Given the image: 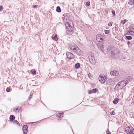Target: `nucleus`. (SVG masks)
<instances>
[{"label":"nucleus","mask_w":134,"mask_h":134,"mask_svg":"<svg viewBox=\"0 0 134 134\" xmlns=\"http://www.w3.org/2000/svg\"><path fill=\"white\" fill-rule=\"evenodd\" d=\"M75 52L76 53V54L78 55H80L81 54V51L79 49V47L76 49V50L75 51Z\"/></svg>","instance_id":"f3484780"},{"label":"nucleus","mask_w":134,"mask_h":134,"mask_svg":"<svg viewBox=\"0 0 134 134\" xmlns=\"http://www.w3.org/2000/svg\"><path fill=\"white\" fill-rule=\"evenodd\" d=\"M32 93L31 92L30 93V95L29 96V97H28V98H29V100H30L32 98Z\"/></svg>","instance_id":"c756f323"},{"label":"nucleus","mask_w":134,"mask_h":134,"mask_svg":"<svg viewBox=\"0 0 134 134\" xmlns=\"http://www.w3.org/2000/svg\"><path fill=\"white\" fill-rule=\"evenodd\" d=\"M63 114L64 113H58L57 114V116L59 118L61 119L63 117Z\"/></svg>","instance_id":"6ab92c4d"},{"label":"nucleus","mask_w":134,"mask_h":134,"mask_svg":"<svg viewBox=\"0 0 134 134\" xmlns=\"http://www.w3.org/2000/svg\"><path fill=\"white\" fill-rule=\"evenodd\" d=\"M97 46L99 49L102 52L103 51V45L100 44V43H97Z\"/></svg>","instance_id":"4468645a"},{"label":"nucleus","mask_w":134,"mask_h":134,"mask_svg":"<svg viewBox=\"0 0 134 134\" xmlns=\"http://www.w3.org/2000/svg\"><path fill=\"white\" fill-rule=\"evenodd\" d=\"M107 79V77L104 76L100 75L99 77V81L102 83L105 82Z\"/></svg>","instance_id":"1a4fd4ad"},{"label":"nucleus","mask_w":134,"mask_h":134,"mask_svg":"<svg viewBox=\"0 0 134 134\" xmlns=\"http://www.w3.org/2000/svg\"><path fill=\"white\" fill-rule=\"evenodd\" d=\"M3 10V7L2 6H0V11L2 10Z\"/></svg>","instance_id":"58836bf2"},{"label":"nucleus","mask_w":134,"mask_h":134,"mask_svg":"<svg viewBox=\"0 0 134 134\" xmlns=\"http://www.w3.org/2000/svg\"><path fill=\"white\" fill-rule=\"evenodd\" d=\"M113 22H110L108 23V25L109 26H111L112 25Z\"/></svg>","instance_id":"473e14b6"},{"label":"nucleus","mask_w":134,"mask_h":134,"mask_svg":"<svg viewBox=\"0 0 134 134\" xmlns=\"http://www.w3.org/2000/svg\"><path fill=\"white\" fill-rule=\"evenodd\" d=\"M114 48H113L112 47H110L109 46H108L107 48V53H108L109 54V53H110L111 52L113 51V50H114L115 49H114Z\"/></svg>","instance_id":"ddd939ff"},{"label":"nucleus","mask_w":134,"mask_h":134,"mask_svg":"<svg viewBox=\"0 0 134 134\" xmlns=\"http://www.w3.org/2000/svg\"><path fill=\"white\" fill-rule=\"evenodd\" d=\"M109 54L111 57L113 58H115L116 57H118L119 54V53L116 49L113 50V52L110 53H109Z\"/></svg>","instance_id":"423d86ee"},{"label":"nucleus","mask_w":134,"mask_h":134,"mask_svg":"<svg viewBox=\"0 0 134 134\" xmlns=\"http://www.w3.org/2000/svg\"><path fill=\"white\" fill-rule=\"evenodd\" d=\"M64 21L65 24V26L69 31L71 32L73 29V25L71 19L68 16L64 17Z\"/></svg>","instance_id":"f257e3e1"},{"label":"nucleus","mask_w":134,"mask_h":134,"mask_svg":"<svg viewBox=\"0 0 134 134\" xmlns=\"http://www.w3.org/2000/svg\"><path fill=\"white\" fill-rule=\"evenodd\" d=\"M66 55L67 57L70 59L73 58L74 57V55L70 52H67Z\"/></svg>","instance_id":"9b49d317"},{"label":"nucleus","mask_w":134,"mask_h":134,"mask_svg":"<svg viewBox=\"0 0 134 134\" xmlns=\"http://www.w3.org/2000/svg\"><path fill=\"white\" fill-rule=\"evenodd\" d=\"M19 109L18 107H17V108H14V111H16V110H18Z\"/></svg>","instance_id":"e433bc0d"},{"label":"nucleus","mask_w":134,"mask_h":134,"mask_svg":"<svg viewBox=\"0 0 134 134\" xmlns=\"http://www.w3.org/2000/svg\"><path fill=\"white\" fill-rule=\"evenodd\" d=\"M75 45H73L72 46H71V47H70V49L72 50H73L74 49V48L75 47Z\"/></svg>","instance_id":"bb28decb"},{"label":"nucleus","mask_w":134,"mask_h":134,"mask_svg":"<svg viewBox=\"0 0 134 134\" xmlns=\"http://www.w3.org/2000/svg\"><path fill=\"white\" fill-rule=\"evenodd\" d=\"M86 4L87 6H89L90 4V3L89 2H87L86 3Z\"/></svg>","instance_id":"7c9ffc66"},{"label":"nucleus","mask_w":134,"mask_h":134,"mask_svg":"<svg viewBox=\"0 0 134 134\" xmlns=\"http://www.w3.org/2000/svg\"><path fill=\"white\" fill-rule=\"evenodd\" d=\"M132 4L134 5V0H133Z\"/></svg>","instance_id":"a19ab883"},{"label":"nucleus","mask_w":134,"mask_h":134,"mask_svg":"<svg viewBox=\"0 0 134 134\" xmlns=\"http://www.w3.org/2000/svg\"><path fill=\"white\" fill-rule=\"evenodd\" d=\"M34 122H32V124L34 123Z\"/></svg>","instance_id":"37998d69"},{"label":"nucleus","mask_w":134,"mask_h":134,"mask_svg":"<svg viewBox=\"0 0 134 134\" xmlns=\"http://www.w3.org/2000/svg\"><path fill=\"white\" fill-rule=\"evenodd\" d=\"M97 90H98L97 88H94L91 90L88 91V93L90 94L95 93Z\"/></svg>","instance_id":"2eb2a0df"},{"label":"nucleus","mask_w":134,"mask_h":134,"mask_svg":"<svg viewBox=\"0 0 134 134\" xmlns=\"http://www.w3.org/2000/svg\"><path fill=\"white\" fill-rule=\"evenodd\" d=\"M115 81L112 79H109L106 82V84L109 85H114L115 83Z\"/></svg>","instance_id":"6e6552de"},{"label":"nucleus","mask_w":134,"mask_h":134,"mask_svg":"<svg viewBox=\"0 0 134 134\" xmlns=\"http://www.w3.org/2000/svg\"><path fill=\"white\" fill-rule=\"evenodd\" d=\"M75 47L74 48V49L73 50V52H75V51L76 50V49L78 47L77 45H75Z\"/></svg>","instance_id":"cd10ccee"},{"label":"nucleus","mask_w":134,"mask_h":134,"mask_svg":"<svg viewBox=\"0 0 134 134\" xmlns=\"http://www.w3.org/2000/svg\"><path fill=\"white\" fill-rule=\"evenodd\" d=\"M127 20L126 19L122 20L121 21V23L122 24H124L127 21Z\"/></svg>","instance_id":"a878e982"},{"label":"nucleus","mask_w":134,"mask_h":134,"mask_svg":"<svg viewBox=\"0 0 134 134\" xmlns=\"http://www.w3.org/2000/svg\"><path fill=\"white\" fill-rule=\"evenodd\" d=\"M132 80V78L131 76H129L126 78L122 81L119 82V83L121 86V88H122L125 87L127 83L130 81Z\"/></svg>","instance_id":"f03ea898"},{"label":"nucleus","mask_w":134,"mask_h":134,"mask_svg":"<svg viewBox=\"0 0 134 134\" xmlns=\"http://www.w3.org/2000/svg\"><path fill=\"white\" fill-rule=\"evenodd\" d=\"M80 64L79 63L76 64L75 66V68L76 69H79L80 67Z\"/></svg>","instance_id":"4be33fe9"},{"label":"nucleus","mask_w":134,"mask_h":134,"mask_svg":"<svg viewBox=\"0 0 134 134\" xmlns=\"http://www.w3.org/2000/svg\"><path fill=\"white\" fill-rule=\"evenodd\" d=\"M127 31L126 35H134V28L130 26L127 29Z\"/></svg>","instance_id":"20e7f679"},{"label":"nucleus","mask_w":134,"mask_h":134,"mask_svg":"<svg viewBox=\"0 0 134 134\" xmlns=\"http://www.w3.org/2000/svg\"><path fill=\"white\" fill-rule=\"evenodd\" d=\"M31 73L33 75H35L36 74V71L34 69L31 70L30 71Z\"/></svg>","instance_id":"5701e85b"},{"label":"nucleus","mask_w":134,"mask_h":134,"mask_svg":"<svg viewBox=\"0 0 134 134\" xmlns=\"http://www.w3.org/2000/svg\"><path fill=\"white\" fill-rule=\"evenodd\" d=\"M56 11L59 13H60L61 12V10L60 7L59 6H57L56 8Z\"/></svg>","instance_id":"393cba45"},{"label":"nucleus","mask_w":134,"mask_h":134,"mask_svg":"<svg viewBox=\"0 0 134 134\" xmlns=\"http://www.w3.org/2000/svg\"><path fill=\"white\" fill-rule=\"evenodd\" d=\"M37 7V5H34L32 7L34 8H35Z\"/></svg>","instance_id":"4c0bfd02"},{"label":"nucleus","mask_w":134,"mask_h":134,"mask_svg":"<svg viewBox=\"0 0 134 134\" xmlns=\"http://www.w3.org/2000/svg\"><path fill=\"white\" fill-rule=\"evenodd\" d=\"M112 13L113 14L114 16H115V12L114 10H113L112 11Z\"/></svg>","instance_id":"c9c22d12"},{"label":"nucleus","mask_w":134,"mask_h":134,"mask_svg":"<svg viewBox=\"0 0 134 134\" xmlns=\"http://www.w3.org/2000/svg\"><path fill=\"white\" fill-rule=\"evenodd\" d=\"M15 117L13 115H10V121H12V122L14 120Z\"/></svg>","instance_id":"aec40b11"},{"label":"nucleus","mask_w":134,"mask_h":134,"mask_svg":"<svg viewBox=\"0 0 134 134\" xmlns=\"http://www.w3.org/2000/svg\"><path fill=\"white\" fill-rule=\"evenodd\" d=\"M104 37L100 34H98L97 35L96 39L98 41H104Z\"/></svg>","instance_id":"0eeeda50"},{"label":"nucleus","mask_w":134,"mask_h":134,"mask_svg":"<svg viewBox=\"0 0 134 134\" xmlns=\"http://www.w3.org/2000/svg\"><path fill=\"white\" fill-rule=\"evenodd\" d=\"M110 74L111 76H118L119 75V72L115 70L111 71Z\"/></svg>","instance_id":"9d476101"},{"label":"nucleus","mask_w":134,"mask_h":134,"mask_svg":"<svg viewBox=\"0 0 134 134\" xmlns=\"http://www.w3.org/2000/svg\"><path fill=\"white\" fill-rule=\"evenodd\" d=\"M125 131L127 134H134V128L131 126L127 127Z\"/></svg>","instance_id":"7ed1b4c3"},{"label":"nucleus","mask_w":134,"mask_h":134,"mask_svg":"<svg viewBox=\"0 0 134 134\" xmlns=\"http://www.w3.org/2000/svg\"><path fill=\"white\" fill-rule=\"evenodd\" d=\"M88 57L90 62L92 64H95L96 61L94 58L93 54L91 53L88 54Z\"/></svg>","instance_id":"39448f33"},{"label":"nucleus","mask_w":134,"mask_h":134,"mask_svg":"<svg viewBox=\"0 0 134 134\" xmlns=\"http://www.w3.org/2000/svg\"><path fill=\"white\" fill-rule=\"evenodd\" d=\"M110 114L111 115H114L115 114V112L114 111L111 112Z\"/></svg>","instance_id":"2f4dec72"},{"label":"nucleus","mask_w":134,"mask_h":134,"mask_svg":"<svg viewBox=\"0 0 134 134\" xmlns=\"http://www.w3.org/2000/svg\"><path fill=\"white\" fill-rule=\"evenodd\" d=\"M107 134H111L110 132H109V133H107Z\"/></svg>","instance_id":"79ce46f5"},{"label":"nucleus","mask_w":134,"mask_h":134,"mask_svg":"<svg viewBox=\"0 0 134 134\" xmlns=\"http://www.w3.org/2000/svg\"><path fill=\"white\" fill-rule=\"evenodd\" d=\"M125 37L126 39L128 40H130L132 39V37L130 36H126Z\"/></svg>","instance_id":"b1692460"},{"label":"nucleus","mask_w":134,"mask_h":134,"mask_svg":"<svg viewBox=\"0 0 134 134\" xmlns=\"http://www.w3.org/2000/svg\"><path fill=\"white\" fill-rule=\"evenodd\" d=\"M13 122L14 123H16L17 124H18L19 126L20 125L19 122L17 120H14Z\"/></svg>","instance_id":"c85d7f7f"},{"label":"nucleus","mask_w":134,"mask_h":134,"mask_svg":"<svg viewBox=\"0 0 134 134\" xmlns=\"http://www.w3.org/2000/svg\"><path fill=\"white\" fill-rule=\"evenodd\" d=\"M120 84H119V83H118V84L114 88V90H115L116 91L118 90L120 88H121V86H120Z\"/></svg>","instance_id":"dca6fc26"},{"label":"nucleus","mask_w":134,"mask_h":134,"mask_svg":"<svg viewBox=\"0 0 134 134\" xmlns=\"http://www.w3.org/2000/svg\"><path fill=\"white\" fill-rule=\"evenodd\" d=\"M10 88L9 87H8L6 89V91L7 92H9L10 91Z\"/></svg>","instance_id":"72a5a7b5"},{"label":"nucleus","mask_w":134,"mask_h":134,"mask_svg":"<svg viewBox=\"0 0 134 134\" xmlns=\"http://www.w3.org/2000/svg\"><path fill=\"white\" fill-rule=\"evenodd\" d=\"M28 126L27 125H25L23 126V130L24 134H27Z\"/></svg>","instance_id":"f8f14e48"},{"label":"nucleus","mask_w":134,"mask_h":134,"mask_svg":"<svg viewBox=\"0 0 134 134\" xmlns=\"http://www.w3.org/2000/svg\"><path fill=\"white\" fill-rule=\"evenodd\" d=\"M109 30H105V33L106 34H107L109 33Z\"/></svg>","instance_id":"f704fd0d"},{"label":"nucleus","mask_w":134,"mask_h":134,"mask_svg":"<svg viewBox=\"0 0 134 134\" xmlns=\"http://www.w3.org/2000/svg\"><path fill=\"white\" fill-rule=\"evenodd\" d=\"M119 99L118 98H116L114 99L113 101V103L115 104H116L118 102L119 100Z\"/></svg>","instance_id":"412c9836"},{"label":"nucleus","mask_w":134,"mask_h":134,"mask_svg":"<svg viewBox=\"0 0 134 134\" xmlns=\"http://www.w3.org/2000/svg\"><path fill=\"white\" fill-rule=\"evenodd\" d=\"M52 38L54 40L57 41L58 40V38L57 37V35L56 34H54L52 36Z\"/></svg>","instance_id":"a211bd4d"},{"label":"nucleus","mask_w":134,"mask_h":134,"mask_svg":"<svg viewBox=\"0 0 134 134\" xmlns=\"http://www.w3.org/2000/svg\"><path fill=\"white\" fill-rule=\"evenodd\" d=\"M131 43V42L130 41H128L127 44H130Z\"/></svg>","instance_id":"ea45409f"}]
</instances>
